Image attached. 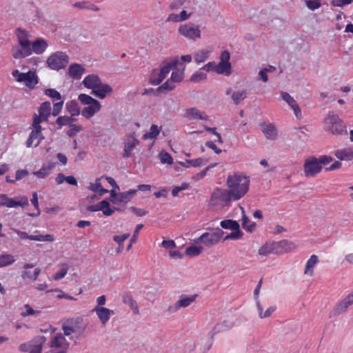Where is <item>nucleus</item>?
<instances>
[{
  "label": "nucleus",
  "instance_id": "51",
  "mask_svg": "<svg viewBox=\"0 0 353 353\" xmlns=\"http://www.w3.org/2000/svg\"><path fill=\"white\" fill-rule=\"evenodd\" d=\"M159 134V130L158 128V126L157 125H152L150 129V132L145 133L143 136V139H154L157 137V135Z\"/></svg>",
  "mask_w": 353,
  "mask_h": 353
},
{
  "label": "nucleus",
  "instance_id": "26",
  "mask_svg": "<svg viewBox=\"0 0 353 353\" xmlns=\"http://www.w3.org/2000/svg\"><path fill=\"white\" fill-rule=\"evenodd\" d=\"M183 117L189 119L207 120V117L196 108H190L185 110Z\"/></svg>",
  "mask_w": 353,
  "mask_h": 353
},
{
  "label": "nucleus",
  "instance_id": "63",
  "mask_svg": "<svg viewBox=\"0 0 353 353\" xmlns=\"http://www.w3.org/2000/svg\"><path fill=\"white\" fill-rule=\"evenodd\" d=\"M68 272L67 265H63L62 268L54 275V280H59L63 278Z\"/></svg>",
  "mask_w": 353,
  "mask_h": 353
},
{
  "label": "nucleus",
  "instance_id": "60",
  "mask_svg": "<svg viewBox=\"0 0 353 353\" xmlns=\"http://www.w3.org/2000/svg\"><path fill=\"white\" fill-rule=\"evenodd\" d=\"M230 234L226 235L224 238V241L228 239H241L243 236V232L240 230V229L232 230Z\"/></svg>",
  "mask_w": 353,
  "mask_h": 353
},
{
  "label": "nucleus",
  "instance_id": "21",
  "mask_svg": "<svg viewBox=\"0 0 353 353\" xmlns=\"http://www.w3.org/2000/svg\"><path fill=\"white\" fill-rule=\"evenodd\" d=\"M41 131V130L32 129L26 143L28 148L32 146L34 141L36 143L34 144V147H37L39 145L41 140L44 139Z\"/></svg>",
  "mask_w": 353,
  "mask_h": 353
},
{
  "label": "nucleus",
  "instance_id": "62",
  "mask_svg": "<svg viewBox=\"0 0 353 353\" xmlns=\"http://www.w3.org/2000/svg\"><path fill=\"white\" fill-rule=\"evenodd\" d=\"M305 1L307 7L311 10H314L321 6L320 0H305Z\"/></svg>",
  "mask_w": 353,
  "mask_h": 353
},
{
  "label": "nucleus",
  "instance_id": "56",
  "mask_svg": "<svg viewBox=\"0 0 353 353\" xmlns=\"http://www.w3.org/2000/svg\"><path fill=\"white\" fill-rule=\"evenodd\" d=\"M70 129L67 131V135L70 137H72L75 136L77 133L81 132L83 130V128L80 125H76L73 123H71V125H69Z\"/></svg>",
  "mask_w": 353,
  "mask_h": 353
},
{
  "label": "nucleus",
  "instance_id": "22",
  "mask_svg": "<svg viewBox=\"0 0 353 353\" xmlns=\"http://www.w3.org/2000/svg\"><path fill=\"white\" fill-rule=\"evenodd\" d=\"M112 92V88L110 85L105 83H101L92 90L91 94L99 99H104L107 95Z\"/></svg>",
  "mask_w": 353,
  "mask_h": 353
},
{
  "label": "nucleus",
  "instance_id": "19",
  "mask_svg": "<svg viewBox=\"0 0 353 353\" xmlns=\"http://www.w3.org/2000/svg\"><path fill=\"white\" fill-rule=\"evenodd\" d=\"M276 254H282L293 250L295 248L294 243L288 240H281L280 241H274Z\"/></svg>",
  "mask_w": 353,
  "mask_h": 353
},
{
  "label": "nucleus",
  "instance_id": "35",
  "mask_svg": "<svg viewBox=\"0 0 353 353\" xmlns=\"http://www.w3.org/2000/svg\"><path fill=\"white\" fill-rule=\"evenodd\" d=\"M65 109L71 114V117L78 116L80 114V108L76 101L72 100L67 102Z\"/></svg>",
  "mask_w": 353,
  "mask_h": 353
},
{
  "label": "nucleus",
  "instance_id": "38",
  "mask_svg": "<svg viewBox=\"0 0 353 353\" xmlns=\"http://www.w3.org/2000/svg\"><path fill=\"white\" fill-rule=\"evenodd\" d=\"M130 236L129 233H125L121 235H114L113 240L118 244V248L116 249L117 254L121 252L123 250V242Z\"/></svg>",
  "mask_w": 353,
  "mask_h": 353
},
{
  "label": "nucleus",
  "instance_id": "6",
  "mask_svg": "<svg viewBox=\"0 0 353 353\" xmlns=\"http://www.w3.org/2000/svg\"><path fill=\"white\" fill-rule=\"evenodd\" d=\"M68 62V56L65 52L60 51L51 54L47 60L48 65L55 70L65 68Z\"/></svg>",
  "mask_w": 353,
  "mask_h": 353
},
{
  "label": "nucleus",
  "instance_id": "4",
  "mask_svg": "<svg viewBox=\"0 0 353 353\" xmlns=\"http://www.w3.org/2000/svg\"><path fill=\"white\" fill-rule=\"evenodd\" d=\"M46 338L43 336H37L28 343H24L19 345V350L21 352L29 353H41L43 344Z\"/></svg>",
  "mask_w": 353,
  "mask_h": 353
},
{
  "label": "nucleus",
  "instance_id": "18",
  "mask_svg": "<svg viewBox=\"0 0 353 353\" xmlns=\"http://www.w3.org/2000/svg\"><path fill=\"white\" fill-rule=\"evenodd\" d=\"M92 312H95L99 319L101 323L105 325L110 320L111 316L114 315V312L113 310L104 307L96 306Z\"/></svg>",
  "mask_w": 353,
  "mask_h": 353
},
{
  "label": "nucleus",
  "instance_id": "5",
  "mask_svg": "<svg viewBox=\"0 0 353 353\" xmlns=\"http://www.w3.org/2000/svg\"><path fill=\"white\" fill-rule=\"evenodd\" d=\"M232 201L233 197L228 189L217 188L212 194L211 203L213 205L229 206Z\"/></svg>",
  "mask_w": 353,
  "mask_h": 353
},
{
  "label": "nucleus",
  "instance_id": "12",
  "mask_svg": "<svg viewBox=\"0 0 353 353\" xmlns=\"http://www.w3.org/2000/svg\"><path fill=\"white\" fill-rule=\"evenodd\" d=\"M11 54L14 59H21L32 54L31 45L26 44V47L21 44H14L12 46Z\"/></svg>",
  "mask_w": 353,
  "mask_h": 353
},
{
  "label": "nucleus",
  "instance_id": "41",
  "mask_svg": "<svg viewBox=\"0 0 353 353\" xmlns=\"http://www.w3.org/2000/svg\"><path fill=\"white\" fill-rule=\"evenodd\" d=\"M41 273L39 268H35L34 272L30 270H24L21 272V277L23 279H28L30 280L36 281Z\"/></svg>",
  "mask_w": 353,
  "mask_h": 353
},
{
  "label": "nucleus",
  "instance_id": "3",
  "mask_svg": "<svg viewBox=\"0 0 353 353\" xmlns=\"http://www.w3.org/2000/svg\"><path fill=\"white\" fill-rule=\"evenodd\" d=\"M327 130L333 134H347V132L343 121L338 115L330 112L324 120Z\"/></svg>",
  "mask_w": 353,
  "mask_h": 353
},
{
  "label": "nucleus",
  "instance_id": "53",
  "mask_svg": "<svg viewBox=\"0 0 353 353\" xmlns=\"http://www.w3.org/2000/svg\"><path fill=\"white\" fill-rule=\"evenodd\" d=\"M24 308L26 311H23L21 312V316L23 317H26L30 315L39 316L41 314V311L33 310L29 304H26L24 305Z\"/></svg>",
  "mask_w": 353,
  "mask_h": 353
},
{
  "label": "nucleus",
  "instance_id": "48",
  "mask_svg": "<svg viewBox=\"0 0 353 353\" xmlns=\"http://www.w3.org/2000/svg\"><path fill=\"white\" fill-rule=\"evenodd\" d=\"M108 205V201L107 200H103L97 204L88 205L87 207V210L89 212H97L100 210L102 211V209H103L105 207H107Z\"/></svg>",
  "mask_w": 353,
  "mask_h": 353
},
{
  "label": "nucleus",
  "instance_id": "20",
  "mask_svg": "<svg viewBox=\"0 0 353 353\" xmlns=\"http://www.w3.org/2000/svg\"><path fill=\"white\" fill-rule=\"evenodd\" d=\"M281 94L283 100H284L294 110V114L296 117V118L301 119V111L294 99L292 97H291L288 92H282Z\"/></svg>",
  "mask_w": 353,
  "mask_h": 353
},
{
  "label": "nucleus",
  "instance_id": "25",
  "mask_svg": "<svg viewBox=\"0 0 353 353\" xmlns=\"http://www.w3.org/2000/svg\"><path fill=\"white\" fill-rule=\"evenodd\" d=\"M337 159L341 161H353V148H346L343 149L337 150L334 152Z\"/></svg>",
  "mask_w": 353,
  "mask_h": 353
},
{
  "label": "nucleus",
  "instance_id": "24",
  "mask_svg": "<svg viewBox=\"0 0 353 353\" xmlns=\"http://www.w3.org/2000/svg\"><path fill=\"white\" fill-rule=\"evenodd\" d=\"M261 130L265 137L268 139L275 140L277 137V130L276 126L272 123L261 124Z\"/></svg>",
  "mask_w": 353,
  "mask_h": 353
},
{
  "label": "nucleus",
  "instance_id": "37",
  "mask_svg": "<svg viewBox=\"0 0 353 353\" xmlns=\"http://www.w3.org/2000/svg\"><path fill=\"white\" fill-rule=\"evenodd\" d=\"M318 256L315 254L312 255L310 259L306 263L304 273L305 274H308L310 276H312L313 274V268L316 263H318Z\"/></svg>",
  "mask_w": 353,
  "mask_h": 353
},
{
  "label": "nucleus",
  "instance_id": "16",
  "mask_svg": "<svg viewBox=\"0 0 353 353\" xmlns=\"http://www.w3.org/2000/svg\"><path fill=\"white\" fill-rule=\"evenodd\" d=\"M139 144V141L135 138L134 134H131L127 136L124 142V150L123 157L128 158L131 157L132 150Z\"/></svg>",
  "mask_w": 353,
  "mask_h": 353
},
{
  "label": "nucleus",
  "instance_id": "46",
  "mask_svg": "<svg viewBox=\"0 0 353 353\" xmlns=\"http://www.w3.org/2000/svg\"><path fill=\"white\" fill-rule=\"evenodd\" d=\"M15 261L14 257L11 254L0 255V268L12 264Z\"/></svg>",
  "mask_w": 353,
  "mask_h": 353
},
{
  "label": "nucleus",
  "instance_id": "7",
  "mask_svg": "<svg viewBox=\"0 0 353 353\" xmlns=\"http://www.w3.org/2000/svg\"><path fill=\"white\" fill-rule=\"evenodd\" d=\"M12 75L18 82H24L29 88H33L39 83L36 72L31 70L26 73H23L19 72V70H14Z\"/></svg>",
  "mask_w": 353,
  "mask_h": 353
},
{
  "label": "nucleus",
  "instance_id": "10",
  "mask_svg": "<svg viewBox=\"0 0 353 353\" xmlns=\"http://www.w3.org/2000/svg\"><path fill=\"white\" fill-rule=\"evenodd\" d=\"M304 172L307 177L314 176L321 172L322 166L320 165L318 159L316 157H310L305 161Z\"/></svg>",
  "mask_w": 353,
  "mask_h": 353
},
{
  "label": "nucleus",
  "instance_id": "23",
  "mask_svg": "<svg viewBox=\"0 0 353 353\" xmlns=\"http://www.w3.org/2000/svg\"><path fill=\"white\" fill-rule=\"evenodd\" d=\"M101 80L97 74H90L85 77L82 83L83 85L89 89L94 90L97 86L101 83Z\"/></svg>",
  "mask_w": 353,
  "mask_h": 353
},
{
  "label": "nucleus",
  "instance_id": "31",
  "mask_svg": "<svg viewBox=\"0 0 353 353\" xmlns=\"http://www.w3.org/2000/svg\"><path fill=\"white\" fill-rule=\"evenodd\" d=\"M181 64L179 63V59H174L172 60L170 62L166 63L165 65H163L160 71H159V74L163 77L165 78L166 76L168 74V73L170 72L171 70L176 68V66Z\"/></svg>",
  "mask_w": 353,
  "mask_h": 353
},
{
  "label": "nucleus",
  "instance_id": "44",
  "mask_svg": "<svg viewBox=\"0 0 353 353\" xmlns=\"http://www.w3.org/2000/svg\"><path fill=\"white\" fill-rule=\"evenodd\" d=\"M220 225L224 229H230L232 230L240 228L238 222L232 219L223 220L221 222Z\"/></svg>",
  "mask_w": 353,
  "mask_h": 353
},
{
  "label": "nucleus",
  "instance_id": "52",
  "mask_svg": "<svg viewBox=\"0 0 353 353\" xmlns=\"http://www.w3.org/2000/svg\"><path fill=\"white\" fill-rule=\"evenodd\" d=\"M43 121H46L44 117H42L39 114H33V118H32V129H38V130H42V128L40 125V123L41 122H43Z\"/></svg>",
  "mask_w": 353,
  "mask_h": 353
},
{
  "label": "nucleus",
  "instance_id": "17",
  "mask_svg": "<svg viewBox=\"0 0 353 353\" xmlns=\"http://www.w3.org/2000/svg\"><path fill=\"white\" fill-rule=\"evenodd\" d=\"M14 231L19 235V236L22 239H30L32 241H53L54 236L52 234H46V235H29L26 232H22L19 230H14Z\"/></svg>",
  "mask_w": 353,
  "mask_h": 353
},
{
  "label": "nucleus",
  "instance_id": "55",
  "mask_svg": "<svg viewBox=\"0 0 353 353\" xmlns=\"http://www.w3.org/2000/svg\"><path fill=\"white\" fill-rule=\"evenodd\" d=\"M183 70H176V71L172 72L170 77V80L174 83L181 82L183 77Z\"/></svg>",
  "mask_w": 353,
  "mask_h": 353
},
{
  "label": "nucleus",
  "instance_id": "2",
  "mask_svg": "<svg viewBox=\"0 0 353 353\" xmlns=\"http://www.w3.org/2000/svg\"><path fill=\"white\" fill-rule=\"evenodd\" d=\"M79 101L83 105H88L81 111V115L87 119L92 117L101 108L100 103L95 99L86 94H80L78 97Z\"/></svg>",
  "mask_w": 353,
  "mask_h": 353
},
{
  "label": "nucleus",
  "instance_id": "28",
  "mask_svg": "<svg viewBox=\"0 0 353 353\" xmlns=\"http://www.w3.org/2000/svg\"><path fill=\"white\" fill-rule=\"evenodd\" d=\"M48 43L43 39H37L31 43L32 52H34L37 54H42L47 48Z\"/></svg>",
  "mask_w": 353,
  "mask_h": 353
},
{
  "label": "nucleus",
  "instance_id": "29",
  "mask_svg": "<svg viewBox=\"0 0 353 353\" xmlns=\"http://www.w3.org/2000/svg\"><path fill=\"white\" fill-rule=\"evenodd\" d=\"M84 72L85 68L78 63L70 65L68 69L69 75L74 79H81Z\"/></svg>",
  "mask_w": 353,
  "mask_h": 353
},
{
  "label": "nucleus",
  "instance_id": "61",
  "mask_svg": "<svg viewBox=\"0 0 353 353\" xmlns=\"http://www.w3.org/2000/svg\"><path fill=\"white\" fill-rule=\"evenodd\" d=\"M174 82H172V81L168 79L167 81H165L163 84H162L161 86H159L157 88L158 91H163V90H167L170 91L174 89L175 85L173 84Z\"/></svg>",
  "mask_w": 353,
  "mask_h": 353
},
{
  "label": "nucleus",
  "instance_id": "58",
  "mask_svg": "<svg viewBox=\"0 0 353 353\" xmlns=\"http://www.w3.org/2000/svg\"><path fill=\"white\" fill-rule=\"evenodd\" d=\"M207 75L205 73L201 71H197L192 75L190 77V81L194 83H198L203 79H205Z\"/></svg>",
  "mask_w": 353,
  "mask_h": 353
},
{
  "label": "nucleus",
  "instance_id": "39",
  "mask_svg": "<svg viewBox=\"0 0 353 353\" xmlns=\"http://www.w3.org/2000/svg\"><path fill=\"white\" fill-rule=\"evenodd\" d=\"M76 119L72 118V117L61 116L57 119L55 123L58 125L57 129H61L62 128V126H64V125L69 126Z\"/></svg>",
  "mask_w": 353,
  "mask_h": 353
},
{
  "label": "nucleus",
  "instance_id": "13",
  "mask_svg": "<svg viewBox=\"0 0 353 353\" xmlns=\"http://www.w3.org/2000/svg\"><path fill=\"white\" fill-rule=\"evenodd\" d=\"M68 345L69 343L64 336L61 333L54 336L50 342V347L52 350H55L58 352H64V353H67Z\"/></svg>",
  "mask_w": 353,
  "mask_h": 353
},
{
  "label": "nucleus",
  "instance_id": "54",
  "mask_svg": "<svg viewBox=\"0 0 353 353\" xmlns=\"http://www.w3.org/2000/svg\"><path fill=\"white\" fill-rule=\"evenodd\" d=\"M143 224H138L136 226V228L134 231L133 235L132 236V237L130 239V242L128 244V245L127 246V248H126L127 251H129L132 248V244L137 241V235H138L139 231L143 228Z\"/></svg>",
  "mask_w": 353,
  "mask_h": 353
},
{
  "label": "nucleus",
  "instance_id": "36",
  "mask_svg": "<svg viewBox=\"0 0 353 353\" xmlns=\"http://www.w3.org/2000/svg\"><path fill=\"white\" fill-rule=\"evenodd\" d=\"M214 71L217 74H230L231 73L230 63L219 62L217 65L215 63Z\"/></svg>",
  "mask_w": 353,
  "mask_h": 353
},
{
  "label": "nucleus",
  "instance_id": "34",
  "mask_svg": "<svg viewBox=\"0 0 353 353\" xmlns=\"http://www.w3.org/2000/svg\"><path fill=\"white\" fill-rule=\"evenodd\" d=\"M122 301L123 303L128 305L133 310L134 314L139 313V310L137 302L133 299L132 296L128 294H123Z\"/></svg>",
  "mask_w": 353,
  "mask_h": 353
},
{
  "label": "nucleus",
  "instance_id": "64",
  "mask_svg": "<svg viewBox=\"0 0 353 353\" xmlns=\"http://www.w3.org/2000/svg\"><path fill=\"white\" fill-rule=\"evenodd\" d=\"M59 101V102L54 103L53 105V109H52V114L53 116L58 115L60 113V112L61 111V109H62V107L63 105V100L61 99Z\"/></svg>",
  "mask_w": 353,
  "mask_h": 353
},
{
  "label": "nucleus",
  "instance_id": "33",
  "mask_svg": "<svg viewBox=\"0 0 353 353\" xmlns=\"http://www.w3.org/2000/svg\"><path fill=\"white\" fill-rule=\"evenodd\" d=\"M38 112L40 116L45 118V121H48L51 114V103L49 101L42 103L39 109Z\"/></svg>",
  "mask_w": 353,
  "mask_h": 353
},
{
  "label": "nucleus",
  "instance_id": "42",
  "mask_svg": "<svg viewBox=\"0 0 353 353\" xmlns=\"http://www.w3.org/2000/svg\"><path fill=\"white\" fill-rule=\"evenodd\" d=\"M137 190H130L126 192L119 193L120 201L121 203H127L129 202L136 194Z\"/></svg>",
  "mask_w": 353,
  "mask_h": 353
},
{
  "label": "nucleus",
  "instance_id": "11",
  "mask_svg": "<svg viewBox=\"0 0 353 353\" xmlns=\"http://www.w3.org/2000/svg\"><path fill=\"white\" fill-rule=\"evenodd\" d=\"M353 304V291L339 302L330 314V318L336 316L344 313L347 309Z\"/></svg>",
  "mask_w": 353,
  "mask_h": 353
},
{
  "label": "nucleus",
  "instance_id": "27",
  "mask_svg": "<svg viewBox=\"0 0 353 353\" xmlns=\"http://www.w3.org/2000/svg\"><path fill=\"white\" fill-rule=\"evenodd\" d=\"M55 166H56V163H54V162L48 163L46 165H43L41 168L40 170H39L38 171L34 172L33 174L39 179H44L51 173L52 169Z\"/></svg>",
  "mask_w": 353,
  "mask_h": 353
},
{
  "label": "nucleus",
  "instance_id": "15",
  "mask_svg": "<svg viewBox=\"0 0 353 353\" xmlns=\"http://www.w3.org/2000/svg\"><path fill=\"white\" fill-rule=\"evenodd\" d=\"M196 297V295L187 296L183 294L174 305L168 307V311L170 312H175L181 307H186L195 301Z\"/></svg>",
  "mask_w": 353,
  "mask_h": 353
},
{
  "label": "nucleus",
  "instance_id": "9",
  "mask_svg": "<svg viewBox=\"0 0 353 353\" xmlns=\"http://www.w3.org/2000/svg\"><path fill=\"white\" fill-rule=\"evenodd\" d=\"M179 33L190 39L195 40L201 37V31L198 26L189 23L181 25L178 29Z\"/></svg>",
  "mask_w": 353,
  "mask_h": 353
},
{
  "label": "nucleus",
  "instance_id": "47",
  "mask_svg": "<svg viewBox=\"0 0 353 353\" xmlns=\"http://www.w3.org/2000/svg\"><path fill=\"white\" fill-rule=\"evenodd\" d=\"M203 250L201 246H189L185 249V254L190 256H196L199 255Z\"/></svg>",
  "mask_w": 353,
  "mask_h": 353
},
{
  "label": "nucleus",
  "instance_id": "40",
  "mask_svg": "<svg viewBox=\"0 0 353 353\" xmlns=\"http://www.w3.org/2000/svg\"><path fill=\"white\" fill-rule=\"evenodd\" d=\"M231 97L234 103L238 105L247 97V91L243 90L233 92Z\"/></svg>",
  "mask_w": 353,
  "mask_h": 353
},
{
  "label": "nucleus",
  "instance_id": "57",
  "mask_svg": "<svg viewBox=\"0 0 353 353\" xmlns=\"http://www.w3.org/2000/svg\"><path fill=\"white\" fill-rule=\"evenodd\" d=\"M45 94L49 97L54 99L57 101L62 99L61 94L53 88H48L45 90Z\"/></svg>",
  "mask_w": 353,
  "mask_h": 353
},
{
  "label": "nucleus",
  "instance_id": "30",
  "mask_svg": "<svg viewBox=\"0 0 353 353\" xmlns=\"http://www.w3.org/2000/svg\"><path fill=\"white\" fill-rule=\"evenodd\" d=\"M15 34L17 37L19 44H21L24 47H26V44L31 45V42L28 38V34L25 30H23L21 28H17L15 30Z\"/></svg>",
  "mask_w": 353,
  "mask_h": 353
},
{
  "label": "nucleus",
  "instance_id": "1",
  "mask_svg": "<svg viewBox=\"0 0 353 353\" xmlns=\"http://www.w3.org/2000/svg\"><path fill=\"white\" fill-rule=\"evenodd\" d=\"M226 183L234 201H238L248 192L250 179L241 174H234L228 176Z\"/></svg>",
  "mask_w": 353,
  "mask_h": 353
},
{
  "label": "nucleus",
  "instance_id": "14",
  "mask_svg": "<svg viewBox=\"0 0 353 353\" xmlns=\"http://www.w3.org/2000/svg\"><path fill=\"white\" fill-rule=\"evenodd\" d=\"M28 205V200L27 197L21 199V201H15L12 198H9L6 194H0V206H6L8 208H16L21 206L24 208Z\"/></svg>",
  "mask_w": 353,
  "mask_h": 353
},
{
  "label": "nucleus",
  "instance_id": "49",
  "mask_svg": "<svg viewBox=\"0 0 353 353\" xmlns=\"http://www.w3.org/2000/svg\"><path fill=\"white\" fill-rule=\"evenodd\" d=\"M164 78H163L159 74V71L154 70L150 75L149 82L152 85H157L160 84Z\"/></svg>",
  "mask_w": 353,
  "mask_h": 353
},
{
  "label": "nucleus",
  "instance_id": "43",
  "mask_svg": "<svg viewBox=\"0 0 353 353\" xmlns=\"http://www.w3.org/2000/svg\"><path fill=\"white\" fill-rule=\"evenodd\" d=\"M183 166L188 168L189 166L199 167L205 164V161L202 158H198L191 160H185V162H180Z\"/></svg>",
  "mask_w": 353,
  "mask_h": 353
},
{
  "label": "nucleus",
  "instance_id": "32",
  "mask_svg": "<svg viewBox=\"0 0 353 353\" xmlns=\"http://www.w3.org/2000/svg\"><path fill=\"white\" fill-rule=\"evenodd\" d=\"M259 254L262 256H268L270 254H275V246L274 241L272 242H266L264 245H263L259 250Z\"/></svg>",
  "mask_w": 353,
  "mask_h": 353
},
{
  "label": "nucleus",
  "instance_id": "8",
  "mask_svg": "<svg viewBox=\"0 0 353 353\" xmlns=\"http://www.w3.org/2000/svg\"><path fill=\"white\" fill-rule=\"evenodd\" d=\"M224 234L223 231L220 228H216L213 232H205L201 235L197 239H195V243H203L207 247H210L216 245Z\"/></svg>",
  "mask_w": 353,
  "mask_h": 353
},
{
  "label": "nucleus",
  "instance_id": "50",
  "mask_svg": "<svg viewBox=\"0 0 353 353\" xmlns=\"http://www.w3.org/2000/svg\"><path fill=\"white\" fill-rule=\"evenodd\" d=\"M210 51L208 50H201L197 52L194 55V60L196 63L204 62L210 55Z\"/></svg>",
  "mask_w": 353,
  "mask_h": 353
},
{
  "label": "nucleus",
  "instance_id": "59",
  "mask_svg": "<svg viewBox=\"0 0 353 353\" xmlns=\"http://www.w3.org/2000/svg\"><path fill=\"white\" fill-rule=\"evenodd\" d=\"M161 162L163 163L172 164L173 159L171 155L167 152H161L159 154Z\"/></svg>",
  "mask_w": 353,
  "mask_h": 353
},
{
  "label": "nucleus",
  "instance_id": "45",
  "mask_svg": "<svg viewBox=\"0 0 353 353\" xmlns=\"http://www.w3.org/2000/svg\"><path fill=\"white\" fill-rule=\"evenodd\" d=\"M240 209H241V212H242V227L244 229H246L248 232H252L253 230L256 227V224L254 223H252L250 225H247L248 223L250 221V219L245 215V211H244V208L243 207L240 206Z\"/></svg>",
  "mask_w": 353,
  "mask_h": 353
}]
</instances>
